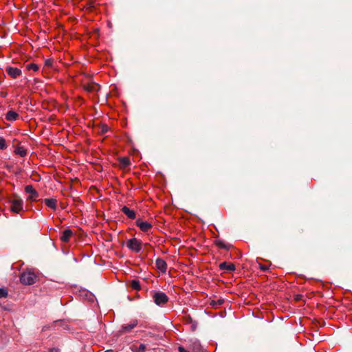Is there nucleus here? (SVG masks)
<instances>
[{
  "label": "nucleus",
  "mask_w": 352,
  "mask_h": 352,
  "mask_svg": "<svg viewBox=\"0 0 352 352\" xmlns=\"http://www.w3.org/2000/svg\"><path fill=\"white\" fill-rule=\"evenodd\" d=\"M10 210L14 213H19L23 209V201L21 198L18 196H14V197L10 200Z\"/></svg>",
  "instance_id": "f257e3e1"
},
{
  "label": "nucleus",
  "mask_w": 352,
  "mask_h": 352,
  "mask_svg": "<svg viewBox=\"0 0 352 352\" xmlns=\"http://www.w3.org/2000/svg\"><path fill=\"white\" fill-rule=\"evenodd\" d=\"M36 276L30 271L24 272L20 275V281L24 285H32L36 283Z\"/></svg>",
  "instance_id": "f03ea898"
},
{
  "label": "nucleus",
  "mask_w": 352,
  "mask_h": 352,
  "mask_svg": "<svg viewBox=\"0 0 352 352\" xmlns=\"http://www.w3.org/2000/svg\"><path fill=\"white\" fill-rule=\"evenodd\" d=\"M152 298L154 302L158 306H163L168 301V296L162 292H155L153 293Z\"/></svg>",
  "instance_id": "7ed1b4c3"
},
{
  "label": "nucleus",
  "mask_w": 352,
  "mask_h": 352,
  "mask_svg": "<svg viewBox=\"0 0 352 352\" xmlns=\"http://www.w3.org/2000/svg\"><path fill=\"white\" fill-rule=\"evenodd\" d=\"M142 241L136 238H132L127 240L126 243V247L131 251L138 253L142 250Z\"/></svg>",
  "instance_id": "20e7f679"
},
{
  "label": "nucleus",
  "mask_w": 352,
  "mask_h": 352,
  "mask_svg": "<svg viewBox=\"0 0 352 352\" xmlns=\"http://www.w3.org/2000/svg\"><path fill=\"white\" fill-rule=\"evenodd\" d=\"M136 226L144 233L151 232L153 226L151 223L143 221L141 219H138L135 221Z\"/></svg>",
  "instance_id": "39448f33"
},
{
  "label": "nucleus",
  "mask_w": 352,
  "mask_h": 352,
  "mask_svg": "<svg viewBox=\"0 0 352 352\" xmlns=\"http://www.w3.org/2000/svg\"><path fill=\"white\" fill-rule=\"evenodd\" d=\"M25 192L28 194H29V196L28 197V200L31 201H37L38 198V192L33 188L32 185H27L25 187Z\"/></svg>",
  "instance_id": "423d86ee"
},
{
  "label": "nucleus",
  "mask_w": 352,
  "mask_h": 352,
  "mask_svg": "<svg viewBox=\"0 0 352 352\" xmlns=\"http://www.w3.org/2000/svg\"><path fill=\"white\" fill-rule=\"evenodd\" d=\"M6 72L12 78H17L22 74L20 69L11 66L6 67Z\"/></svg>",
  "instance_id": "0eeeda50"
},
{
  "label": "nucleus",
  "mask_w": 352,
  "mask_h": 352,
  "mask_svg": "<svg viewBox=\"0 0 352 352\" xmlns=\"http://www.w3.org/2000/svg\"><path fill=\"white\" fill-rule=\"evenodd\" d=\"M138 322L137 320H133L129 323L123 324L121 327L120 332L128 333L131 332L135 327H137Z\"/></svg>",
  "instance_id": "6e6552de"
},
{
  "label": "nucleus",
  "mask_w": 352,
  "mask_h": 352,
  "mask_svg": "<svg viewBox=\"0 0 352 352\" xmlns=\"http://www.w3.org/2000/svg\"><path fill=\"white\" fill-rule=\"evenodd\" d=\"M155 265H156V267L160 271H161L162 272H164V273L166 272V271L167 270V264L164 259L160 258H157L155 261Z\"/></svg>",
  "instance_id": "1a4fd4ad"
},
{
  "label": "nucleus",
  "mask_w": 352,
  "mask_h": 352,
  "mask_svg": "<svg viewBox=\"0 0 352 352\" xmlns=\"http://www.w3.org/2000/svg\"><path fill=\"white\" fill-rule=\"evenodd\" d=\"M121 211L130 219H135L136 218L135 212L127 206H123Z\"/></svg>",
  "instance_id": "9d476101"
},
{
  "label": "nucleus",
  "mask_w": 352,
  "mask_h": 352,
  "mask_svg": "<svg viewBox=\"0 0 352 352\" xmlns=\"http://www.w3.org/2000/svg\"><path fill=\"white\" fill-rule=\"evenodd\" d=\"M73 235V232L70 229L65 230L60 236V240L63 242L67 243L69 241L71 237Z\"/></svg>",
  "instance_id": "9b49d317"
},
{
  "label": "nucleus",
  "mask_w": 352,
  "mask_h": 352,
  "mask_svg": "<svg viewBox=\"0 0 352 352\" xmlns=\"http://www.w3.org/2000/svg\"><path fill=\"white\" fill-rule=\"evenodd\" d=\"M219 269L224 271H234L236 267L233 263H228L227 262H223L219 264Z\"/></svg>",
  "instance_id": "f8f14e48"
},
{
  "label": "nucleus",
  "mask_w": 352,
  "mask_h": 352,
  "mask_svg": "<svg viewBox=\"0 0 352 352\" xmlns=\"http://www.w3.org/2000/svg\"><path fill=\"white\" fill-rule=\"evenodd\" d=\"M44 202L47 207H49L54 210L57 208V200L56 199H54V198L45 199Z\"/></svg>",
  "instance_id": "ddd939ff"
},
{
  "label": "nucleus",
  "mask_w": 352,
  "mask_h": 352,
  "mask_svg": "<svg viewBox=\"0 0 352 352\" xmlns=\"http://www.w3.org/2000/svg\"><path fill=\"white\" fill-rule=\"evenodd\" d=\"M19 117V114L14 111L10 110L6 115V119L8 121H14Z\"/></svg>",
  "instance_id": "4468645a"
},
{
  "label": "nucleus",
  "mask_w": 352,
  "mask_h": 352,
  "mask_svg": "<svg viewBox=\"0 0 352 352\" xmlns=\"http://www.w3.org/2000/svg\"><path fill=\"white\" fill-rule=\"evenodd\" d=\"M214 243L217 247L221 249L228 250L231 248V245L226 243L220 239L215 240Z\"/></svg>",
  "instance_id": "2eb2a0df"
},
{
  "label": "nucleus",
  "mask_w": 352,
  "mask_h": 352,
  "mask_svg": "<svg viewBox=\"0 0 352 352\" xmlns=\"http://www.w3.org/2000/svg\"><path fill=\"white\" fill-rule=\"evenodd\" d=\"M225 300L223 298H219L218 300H212L210 302V305L214 309L219 308L224 303Z\"/></svg>",
  "instance_id": "dca6fc26"
},
{
  "label": "nucleus",
  "mask_w": 352,
  "mask_h": 352,
  "mask_svg": "<svg viewBox=\"0 0 352 352\" xmlns=\"http://www.w3.org/2000/svg\"><path fill=\"white\" fill-rule=\"evenodd\" d=\"M16 155H19L21 157H25L27 155L26 149L23 146H17L14 151Z\"/></svg>",
  "instance_id": "f3484780"
},
{
  "label": "nucleus",
  "mask_w": 352,
  "mask_h": 352,
  "mask_svg": "<svg viewBox=\"0 0 352 352\" xmlns=\"http://www.w3.org/2000/svg\"><path fill=\"white\" fill-rule=\"evenodd\" d=\"M131 286L133 289L140 290L141 289L140 282L137 280H133Z\"/></svg>",
  "instance_id": "a211bd4d"
},
{
  "label": "nucleus",
  "mask_w": 352,
  "mask_h": 352,
  "mask_svg": "<svg viewBox=\"0 0 352 352\" xmlns=\"http://www.w3.org/2000/svg\"><path fill=\"white\" fill-rule=\"evenodd\" d=\"M26 67L28 70H33L34 72H37L39 69L38 65L35 63H30L27 65Z\"/></svg>",
  "instance_id": "6ab92c4d"
},
{
  "label": "nucleus",
  "mask_w": 352,
  "mask_h": 352,
  "mask_svg": "<svg viewBox=\"0 0 352 352\" xmlns=\"http://www.w3.org/2000/svg\"><path fill=\"white\" fill-rule=\"evenodd\" d=\"M146 350V345L140 344L138 346L135 347V349H133L134 352H144Z\"/></svg>",
  "instance_id": "aec40b11"
},
{
  "label": "nucleus",
  "mask_w": 352,
  "mask_h": 352,
  "mask_svg": "<svg viewBox=\"0 0 352 352\" xmlns=\"http://www.w3.org/2000/svg\"><path fill=\"white\" fill-rule=\"evenodd\" d=\"M120 163L123 166H128L130 164V160L128 157H122L120 159Z\"/></svg>",
  "instance_id": "412c9836"
},
{
  "label": "nucleus",
  "mask_w": 352,
  "mask_h": 352,
  "mask_svg": "<svg viewBox=\"0 0 352 352\" xmlns=\"http://www.w3.org/2000/svg\"><path fill=\"white\" fill-rule=\"evenodd\" d=\"M8 296V291L6 289L0 288V298H6Z\"/></svg>",
  "instance_id": "4be33fe9"
},
{
  "label": "nucleus",
  "mask_w": 352,
  "mask_h": 352,
  "mask_svg": "<svg viewBox=\"0 0 352 352\" xmlns=\"http://www.w3.org/2000/svg\"><path fill=\"white\" fill-rule=\"evenodd\" d=\"M7 147L6 140L3 138H0V150H3Z\"/></svg>",
  "instance_id": "5701e85b"
},
{
  "label": "nucleus",
  "mask_w": 352,
  "mask_h": 352,
  "mask_svg": "<svg viewBox=\"0 0 352 352\" xmlns=\"http://www.w3.org/2000/svg\"><path fill=\"white\" fill-rule=\"evenodd\" d=\"M49 352H60V350L57 348H52L50 350Z\"/></svg>",
  "instance_id": "b1692460"
},
{
  "label": "nucleus",
  "mask_w": 352,
  "mask_h": 352,
  "mask_svg": "<svg viewBox=\"0 0 352 352\" xmlns=\"http://www.w3.org/2000/svg\"><path fill=\"white\" fill-rule=\"evenodd\" d=\"M179 352H188L184 347L179 346L178 349Z\"/></svg>",
  "instance_id": "393cba45"
},
{
  "label": "nucleus",
  "mask_w": 352,
  "mask_h": 352,
  "mask_svg": "<svg viewBox=\"0 0 352 352\" xmlns=\"http://www.w3.org/2000/svg\"><path fill=\"white\" fill-rule=\"evenodd\" d=\"M261 269L263 270V271H266L267 270V267L265 266V265H261Z\"/></svg>",
  "instance_id": "a878e982"
},
{
  "label": "nucleus",
  "mask_w": 352,
  "mask_h": 352,
  "mask_svg": "<svg viewBox=\"0 0 352 352\" xmlns=\"http://www.w3.org/2000/svg\"><path fill=\"white\" fill-rule=\"evenodd\" d=\"M107 126H105L102 128V132L104 133V132H107Z\"/></svg>",
  "instance_id": "bb28decb"
},
{
  "label": "nucleus",
  "mask_w": 352,
  "mask_h": 352,
  "mask_svg": "<svg viewBox=\"0 0 352 352\" xmlns=\"http://www.w3.org/2000/svg\"><path fill=\"white\" fill-rule=\"evenodd\" d=\"M87 89L88 91H93V90H94V89H93V88H89V87H87Z\"/></svg>",
  "instance_id": "cd10ccee"
},
{
  "label": "nucleus",
  "mask_w": 352,
  "mask_h": 352,
  "mask_svg": "<svg viewBox=\"0 0 352 352\" xmlns=\"http://www.w3.org/2000/svg\"><path fill=\"white\" fill-rule=\"evenodd\" d=\"M104 352H113V351H112V350H107V351H104Z\"/></svg>",
  "instance_id": "c85d7f7f"
}]
</instances>
